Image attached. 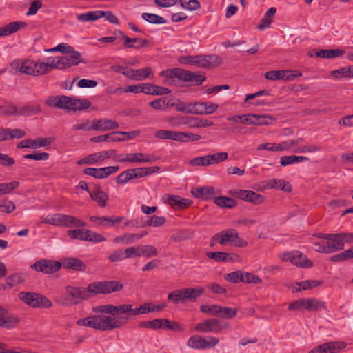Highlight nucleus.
<instances>
[{
  "label": "nucleus",
  "mask_w": 353,
  "mask_h": 353,
  "mask_svg": "<svg viewBox=\"0 0 353 353\" xmlns=\"http://www.w3.org/2000/svg\"><path fill=\"white\" fill-rule=\"evenodd\" d=\"M46 103L68 112L82 111L91 106V102L88 99H77L65 95L50 97Z\"/></svg>",
  "instance_id": "obj_1"
},
{
  "label": "nucleus",
  "mask_w": 353,
  "mask_h": 353,
  "mask_svg": "<svg viewBox=\"0 0 353 353\" xmlns=\"http://www.w3.org/2000/svg\"><path fill=\"white\" fill-rule=\"evenodd\" d=\"M86 291L88 294H108L114 292L121 291L123 289V285L117 281H97L89 284Z\"/></svg>",
  "instance_id": "obj_2"
},
{
  "label": "nucleus",
  "mask_w": 353,
  "mask_h": 353,
  "mask_svg": "<svg viewBox=\"0 0 353 353\" xmlns=\"http://www.w3.org/2000/svg\"><path fill=\"white\" fill-rule=\"evenodd\" d=\"M18 297L25 304L34 308H50L52 306L49 299L37 292H21Z\"/></svg>",
  "instance_id": "obj_3"
},
{
  "label": "nucleus",
  "mask_w": 353,
  "mask_h": 353,
  "mask_svg": "<svg viewBox=\"0 0 353 353\" xmlns=\"http://www.w3.org/2000/svg\"><path fill=\"white\" fill-rule=\"evenodd\" d=\"M65 290L68 296L63 300V304L65 305H77L90 297L86 289L83 287L67 285Z\"/></svg>",
  "instance_id": "obj_4"
},
{
  "label": "nucleus",
  "mask_w": 353,
  "mask_h": 353,
  "mask_svg": "<svg viewBox=\"0 0 353 353\" xmlns=\"http://www.w3.org/2000/svg\"><path fill=\"white\" fill-rule=\"evenodd\" d=\"M99 326L98 330L102 331L112 330L119 328L128 321V316L98 315Z\"/></svg>",
  "instance_id": "obj_5"
},
{
  "label": "nucleus",
  "mask_w": 353,
  "mask_h": 353,
  "mask_svg": "<svg viewBox=\"0 0 353 353\" xmlns=\"http://www.w3.org/2000/svg\"><path fill=\"white\" fill-rule=\"evenodd\" d=\"M11 66L26 74L32 76L43 75L42 69H41V63H38L34 60L26 59L22 63L14 62L11 64Z\"/></svg>",
  "instance_id": "obj_6"
},
{
  "label": "nucleus",
  "mask_w": 353,
  "mask_h": 353,
  "mask_svg": "<svg viewBox=\"0 0 353 353\" xmlns=\"http://www.w3.org/2000/svg\"><path fill=\"white\" fill-rule=\"evenodd\" d=\"M230 195L239 198L244 201L252 203L254 205L261 204L265 197L252 190H231L229 191Z\"/></svg>",
  "instance_id": "obj_7"
},
{
  "label": "nucleus",
  "mask_w": 353,
  "mask_h": 353,
  "mask_svg": "<svg viewBox=\"0 0 353 353\" xmlns=\"http://www.w3.org/2000/svg\"><path fill=\"white\" fill-rule=\"evenodd\" d=\"M223 63L222 59L216 54H199L194 56L193 65L199 68H215Z\"/></svg>",
  "instance_id": "obj_8"
},
{
  "label": "nucleus",
  "mask_w": 353,
  "mask_h": 353,
  "mask_svg": "<svg viewBox=\"0 0 353 353\" xmlns=\"http://www.w3.org/2000/svg\"><path fill=\"white\" fill-rule=\"evenodd\" d=\"M61 268V263L53 260L42 259L31 265V268L44 274H53Z\"/></svg>",
  "instance_id": "obj_9"
},
{
  "label": "nucleus",
  "mask_w": 353,
  "mask_h": 353,
  "mask_svg": "<svg viewBox=\"0 0 353 353\" xmlns=\"http://www.w3.org/2000/svg\"><path fill=\"white\" fill-rule=\"evenodd\" d=\"M21 319L17 315L10 314L8 310L0 305V327L12 329L18 326Z\"/></svg>",
  "instance_id": "obj_10"
},
{
  "label": "nucleus",
  "mask_w": 353,
  "mask_h": 353,
  "mask_svg": "<svg viewBox=\"0 0 353 353\" xmlns=\"http://www.w3.org/2000/svg\"><path fill=\"white\" fill-rule=\"evenodd\" d=\"M163 201L174 209H186L191 205L192 201L177 195L165 194Z\"/></svg>",
  "instance_id": "obj_11"
},
{
  "label": "nucleus",
  "mask_w": 353,
  "mask_h": 353,
  "mask_svg": "<svg viewBox=\"0 0 353 353\" xmlns=\"http://www.w3.org/2000/svg\"><path fill=\"white\" fill-rule=\"evenodd\" d=\"M346 345V343L341 341L328 342L314 347L308 353H339Z\"/></svg>",
  "instance_id": "obj_12"
},
{
  "label": "nucleus",
  "mask_w": 353,
  "mask_h": 353,
  "mask_svg": "<svg viewBox=\"0 0 353 353\" xmlns=\"http://www.w3.org/2000/svg\"><path fill=\"white\" fill-rule=\"evenodd\" d=\"M223 328V326L220 325V321L216 319H206L204 321L198 323L194 330L199 332H219Z\"/></svg>",
  "instance_id": "obj_13"
},
{
  "label": "nucleus",
  "mask_w": 353,
  "mask_h": 353,
  "mask_svg": "<svg viewBox=\"0 0 353 353\" xmlns=\"http://www.w3.org/2000/svg\"><path fill=\"white\" fill-rule=\"evenodd\" d=\"M52 143L51 138H40L38 139H24L17 144L18 148H34L49 146Z\"/></svg>",
  "instance_id": "obj_14"
},
{
  "label": "nucleus",
  "mask_w": 353,
  "mask_h": 353,
  "mask_svg": "<svg viewBox=\"0 0 353 353\" xmlns=\"http://www.w3.org/2000/svg\"><path fill=\"white\" fill-rule=\"evenodd\" d=\"M95 313L109 314L112 316H117L119 314H125V304L114 305L108 304L104 305H99L93 308Z\"/></svg>",
  "instance_id": "obj_15"
},
{
  "label": "nucleus",
  "mask_w": 353,
  "mask_h": 353,
  "mask_svg": "<svg viewBox=\"0 0 353 353\" xmlns=\"http://www.w3.org/2000/svg\"><path fill=\"white\" fill-rule=\"evenodd\" d=\"M113 159L117 162L148 163L152 161L148 155L145 156L143 153L141 152L127 154L125 158H120L117 154L113 156Z\"/></svg>",
  "instance_id": "obj_16"
},
{
  "label": "nucleus",
  "mask_w": 353,
  "mask_h": 353,
  "mask_svg": "<svg viewBox=\"0 0 353 353\" xmlns=\"http://www.w3.org/2000/svg\"><path fill=\"white\" fill-rule=\"evenodd\" d=\"M273 119L267 114H249L241 121V123H248L251 125H268Z\"/></svg>",
  "instance_id": "obj_17"
},
{
  "label": "nucleus",
  "mask_w": 353,
  "mask_h": 353,
  "mask_svg": "<svg viewBox=\"0 0 353 353\" xmlns=\"http://www.w3.org/2000/svg\"><path fill=\"white\" fill-rule=\"evenodd\" d=\"M123 220V216H96L90 217V221L96 222L98 225L114 227L115 224L119 223Z\"/></svg>",
  "instance_id": "obj_18"
},
{
  "label": "nucleus",
  "mask_w": 353,
  "mask_h": 353,
  "mask_svg": "<svg viewBox=\"0 0 353 353\" xmlns=\"http://www.w3.org/2000/svg\"><path fill=\"white\" fill-rule=\"evenodd\" d=\"M219 243L221 245L233 244L234 238H238V232L234 229H227L217 233Z\"/></svg>",
  "instance_id": "obj_19"
},
{
  "label": "nucleus",
  "mask_w": 353,
  "mask_h": 353,
  "mask_svg": "<svg viewBox=\"0 0 353 353\" xmlns=\"http://www.w3.org/2000/svg\"><path fill=\"white\" fill-rule=\"evenodd\" d=\"M191 193L196 198L208 200L215 194V189L211 186L196 187L192 189Z\"/></svg>",
  "instance_id": "obj_20"
},
{
  "label": "nucleus",
  "mask_w": 353,
  "mask_h": 353,
  "mask_svg": "<svg viewBox=\"0 0 353 353\" xmlns=\"http://www.w3.org/2000/svg\"><path fill=\"white\" fill-rule=\"evenodd\" d=\"M65 269H71L75 271H85L87 266L81 259L77 258H65L61 263V265Z\"/></svg>",
  "instance_id": "obj_21"
},
{
  "label": "nucleus",
  "mask_w": 353,
  "mask_h": 353,
  "mask_svg": "<svg viewBox=\"0 0 353 353\" xmlns=\"http://www.w3.org/2000/svg\"><path fill=\"white\" fill-rule=\"evenodd\" d=\"M154 311L155 307H152V304L150 303L143 304L136 309H133L132 305L131 304H125V312L127 316L143 314L149 312H153Z\"/></svg>",
  "instance_id": "obj_22"
},
{
  "label": "nucleus",
  "mask_w": 353,
  "mask_h": 353,
  "mask_svg": "<svg viewBox=\"0 0 353 353\" xmlns=\"http://www.w3.org/2000/svg\"><path fill=\"white\" fill-rule=\"evenodd\" d=\"M94 130L108 131L118 128L119 124L117 121L109 119H101L94 121Z\"/></svg>",
  "instance_id": "obj_23"
},
{
  "label": "nucleus",
  "mask_w": 353,
  "mask_h": 353,
  "mask_svg": "<svg viewBox=\"0 0 353 353\" xmlns=\"http://www.w3.org/2000/svg\"><path fill=\"white\" fill-rule=\"evenodd\" d=\"M27 26V23L24 21H12L4 27H0V37H4L10 35L17 30L25 28Z\"/></svg>",
  "instance_id": "obj_24"
},
{
  "label": "nucleus",
  "mask_w": 353,
  "mask_h": 353,
  "mask_svg": "<svg viewBox=\"0 0 353 353\" xmlns=\"http://www.w3.org/2000/svg\"><path fill=\"white\" fill-rule=\"evenodd\" d=\"M153 77L154 74L152 68L150 67H145L138 70L131 69L129 78L136 81H140Z\"/></svg>",
  "instance_id": "obj_25"
},
{
  "label": "nucleus",
  "mask_w": 353,
  "mask_h": 353,
  "mask_svg": "<svg viewBox=\"0 0 353 353\" xmlns=\"http://www.w3.org/2000/svg\"><path fill=\"white\" fill-rule=\"evenodd\" d=\"M61 226L66 228H81L86 226V223L76 216L62 214Z\"/></svg>",
  "instance_id": "obj_26"
},
{
  "label": "nucleus",
  "mask_w": 353,
  "mask_h": 353,
  "mask_svg": "<svg viewBox=\"0 0 353 353\" xmlns=\"http://www.w3.org/2000/svg\"><path fill=\"white\" fill-rule=\"evenodd\" d=\"M154 137L159 139H170L181 142V132L158 130L154 133Z\"/></svg>",
  "instance_id": "obj_27"
},
{
  "label": "nucleus",
  "mask_w": 353,
  "mask_h": 353,
  "mask_svg": "<svg viewBox=\"0 0 353 353\" xmlns=\"http://www.w3.org/2000/svg\"><path fill=\"white\" fill-rule=\"evenodd\" d=\"M148 232H143L141 234H130L125 233L121 236L116 237L114 239V241L117 243H122L124 244H130L132 243L144 236L147 235Z\"/></svg>",
  "instance_id": "obj_28"
},
{
  "label": "nucleus",
  "mask_w": 353,
  "mask_h": 353,
  "mask_svg": "<svg viewBox=\"0 0 353 353\" xmlns=\"http://www.w3.org/2000/svg\"><path fill=\"white\" fill-rule=\"evenodd\" d=\"M267 186L270 188H274L286 192H291L292 189L289 182L281 179H272L267 183Z\"/></svg>",
  "instance_id": "obj_29"
},
{
  "label": "nucleus",
  "mask_w": 353,
  "mask_h": 353,
  "mask_svg": "<svg viewBox=\"0 0 353 353\" xmlns=\"http://www.w3.org/2000/svg\"><path fill=\"white\" fill-rule=\"evenodd\" d=\"M204 292L205 289L202 287H197L195 288H183V298L185 299V301L189 300L192 302H194L197 299V298H199L204 293Z\"/></svg>",
  "instance_id": "obj_30"
},
{
  "label": "nucleus",
  "mask_w": 353,
  "mask_h": 353,
  "mask_svg": "<svg viewBox=\"0 0 353 353\" xmlns=\"http://www.w3.org/2000/svg\"><path fill=\"white\" fill-rule=\"evenodd\" d=\"M185 70L175 68L172 69L163 70L160 72V75L168 77L170 79L177 78L184 81L185 78Z\"/></svg>",
  "instance_id": "obj_31"
},
{
  "label": "nucleus",
  "mask_w": 353,
  "mask_h": 353,
  "mask_svg": "<svg viewBox=\"0 0 353 353\" xmlns=\"http://www.w3.org/2000/svg\"><path fill=\"white\" fill-rule=\"evenodd\" d=\"M345 50L342 49H325L320 50L315 53V56L317 57L324 59H332L337 57L342 56L345 54Z\"/></svg>",
  "instance_id": "obj_32"
},
{
  "label": "nucleus",
  "mask_w": 353,
  "mask_h": 353,
  "mask_svg": "<svg viewBox=\"0 0 353 353\" xmlns=\"http://www.w3.org/2000/svg\"><path fill=\"white\" fill-rule=\"evenodd\" d=\"M41 111L39 105H24L17 108V116H30L40 113Z\"/></svg>",
  "instance_id": "obj_33"
},
{
  "label": "nucleus",
  "mask_w": 353,
  "mask_h": 353,
  "mask_svg": "<svg viewBox=\"0 0 353 353\" xmlns=\"http://www.w3.org/2000/svg\"><path fill=\"white\" fill-rule=\"evenodd\" d=\"M214 202L217 206L221 208H233L237 205L234 199L223 196L215 197Z\"/></svg>",
  "instance_id": "obj_34"
},
{
  "label": "nucleus",
  "mask_w": 353,
  "mask_h": 353,
  "mask_svg": "<svg viewBox=\"0 0 353 353\" xmlns=\"http://www.w3.org/2000/svg\"><path fill=\"white\" fill-rule=\"evenodd\" d=\"M292 264L303 268H308L313 266L312 261L309 260L307 256L303 254H294V257H292Z\"/></svg>",
  "instance_id": "obj_35"
},
{
  "label": "nucleus",
  "mask_w": 353,
  "mask_h": 353,
  "mask_svg": "<svg viewBox=\"0 0 353 353\" xmlns=\"http://www.w3.org/2000/svg\"><path fill=\"white\" fill-rule=\"evenodd\" d=\"M102 14H103V13H101L100 10L90 11L77 14V19L81 22L95 21L99 19L100 15Z\"/></svg>",
  "instance_id": "obj_36"
},
{
  "label": "nucleus",
  "mask_w": 353,
  "mask_h": 353,
  "mask_svg": "<svg viewBox=\"0 0 353 353\" xmlns=\"http://www.w3.org/2000/svg\"><path fill=\"white\" fill-rule=\"evenodd\" d=\"M353 259L352 246L348 250H344L337 254L333 255L330 258L332 262H343Z\"/></svg>",
  "instance_id": "obj_37"
},
{
  "label": "nucleus",
  "mask_w": 353,
  "mask_h": 353,
  "mask_svg": "<svg viewBox=\"0 0 353 353\" xmlns=\"http://www.w3.org/2000/svg\"><path fill=\"white\" fill-rule=\"evenodd\" d=\"M88 232L87 229H76L68 230L67 234L72 239L88 241Z\"/></svg>",
  "instance_id": "obj_38"
},
{
  "label": "nucleus",
  "mask_w": 353,
  "mask_h": 353,
  "mask_svg": "<svg viewBox=\"0 0 353 353\" xmlns=\"http://www.w3.org/2000/svg\"><path fill=\"white\" fill-rule=\"evenodd\" d=\"M325 309L326 305L325 302L313 298L307 299V304L305 305V310L317 312Z\"/></svg>",
  "instance_id": "obj_39"
},
{
  "label": "nucleus",
  "mask_w": 353,
  "mask_h": 353,
  "mask_svg": "<svg viewBox=\"0 0 353 353\" xmlns=\"http://www.w3.org/2000/svg\"><path fill=\"white\" fill-rule=\"evenodd\" d=\"M327 236L331 240L332 245H333L332 248L335 252L342 250L344 248L343 239L340 233H330Z\"/></svg>",
  "instance_id": "obj_40"
},
{
  "label": "nucleus",
  "mask_w": 353,
  "mask_h": 353,
  "mask_svg": "<svg viewBox=\"0 0 353 353\" xmlns=\"http://www.w3.org/2000/svg\"><path fill=\"white\" fill-rule=\"evenodd\" d=\"M188 345L194 349H206L205 339L200 336H191L187 343Z\"/></svg>",
  "instance_id": "obj_41"
},
{
  "label": "nucleus",
  "mask_w": 353,
  "mask_h": 353,
  "mask_svg": "<svg viewBox=\"0 0 353 353\" xmlns=\"http://www.w3.org/2000/svg\"><path fill=\"white\" fill-rule=\"evenodd\" d=\"M134 173L135 178H141L154 173L160 170L159 167L154 166L150 168H137L132 169Z\"/></svg>",
  "instance_id": "obj_42"
},
{
  "label": "nucleus",
  "mask_w": 353,
  "mask_h": 353,
  "mask_svg": "<svg viewBox=\"0 0 353 353\" xmlns=\"http://www.w3.org/2000/svg\"><path fill=\"white\" fill-rule=\"evenodd\" d=\"M205 80V77L203 75L201 74H197L196 72H194L186 70L185 78L184 80L185 82L191 81L194 83L196 85H199L202 84V83Z\"/></svg>",
  "instance_id": "obj_43"
},
{
  "label": "nucleus",
  "mask_w": 353,
  "mask_h": 353,
  "mask_svg": "<svg viewBox=\"0 0 353 353\" xmlns=\"http://www.w3.org/2000/svg\"><path fill=\"white\" fill-rule=\"evenodd\" d=\"M135 175L132 169H128L120 173L116 178L115 181L119 184H125L130 180L134 179Z\"/></svg>",
  "instance_id": "obj_44"
},
{
  "label": "nucleus",
  "mask_w": 353,
  "mask_h": 353,
  "mask_svg": "<svg viewBox=\"0 0 353 353\" xmlns=\"http://www.w3.org/2000/svg\"><path fill=\"white\" fill-rule=\"evenodd\" d=\"M114 155H117L116 151L114 150H110L108 151H103L92 154H90V157L92 161V163H94L99 161H102L105 159H108L110 157L113 158V156Z\"/></svg>",
  "instance_id": "obj_45"
},
{
  "label": "nucleus",
  "mask_w": 353,
  "mask_h": 353,
  "mask_svg": "<svg viewBox=\"0 0 353 353\" xmlns=\"http://www.w3.org/2000/svg\"><path fill=\"white\" fill-rule=\"evenodd\" d=\"M6 281L9 288H12L16 285L23 283L25 281V276L21 273H15L8 276Z\"/></svg>",
  "instance_id": "obj_46"
},
{
  "label": "nucleus",
  "mask_w": 353,
  "mask_h": 353,
  "mask_svg": "<svg viewBox=\"0 0 353 353\" xmlns=\"http://www.w3.org/2000/svg\"><path fill=\"white\" fill-rule=\"evenodd\" d=\"M163 329L181 332L184 330V327L176 321H171L167 319H163Z\"/></svg>",
  "instance_id": "obj_47"
},
{
  "label": "nucleus",
  "mask_w": 353,
  "mask_h": 353,
  "mask_svg": "<svg viewBox=\"0 0 353 353\" xmlns=\"http://www.w3.org/2000/svg\"><path fill=\"white\" fill-rule=\"evenodd\" d=\"M237 314V309L234 308H230L227 307H222L219 305V317L223 318V319H232L234 316H236Z\"/></svg>",
  "instance_id": "obj_48"
},
{
  "label": "nucleus",
  "mask_w": 353,
  "mask_h": 353,
  "mask_svg": "<svg viewBox=\"0 0 353 353\" xmlns=\"http://www.w3.org/2000/svg\"><path fill=\"white\" fill-rule=\"evenodd\" d=\"M19 186V182L17 181L10 183H0V195L10 194Z\"/></svg>",
  "instance_id": "obj_49"
},
{
  "label": "nucleus",
  "mask_w": 353,
  "mask_h": 353,
  "mask_svg": "<svg viewBox=\"0 0 353 353\" xmlns=\"http://www.w3.org/2000/svg\"><path fill=\"white\" fill-rule=\"evenodd\" d=\"M142 18L150 23L163 24L166 23V20L163 17L155 14L143 13Z\"/></svg>",
  "instance_id": "obj_50"
},
{
  "label": "nucleus",
  "mask_w": 353,
  "mask_h": 353,
  "mask_svg": "<svg viewBox=\"0 0 353 353\" xmlns=\"http://www.w3.org/2000/svg\"><path fill=\"white\" fill-rule=\"evenodd\" d=\"M180 5L185 10L194 11L200 8V2L198 0H179Z\"/></svg>",
  "instance_id": "obj_51"
},
{
  "label": "nucleus",
  "mask_w": 353,
  "mask_h": 353,
  "mask_svg": "<svg viewBox=\"0 0 353 353\" xmlns=\"http://www.w3.org/2000/svg\"><path fill=\"white\" fill-rule=\"evenodd\" d=\"M189 164L192 166H208L211 165V162L209 161L208 155H205L190 160Z\"/></svg>",
  "instance_id": "obj_52"
},
{
  "label": "nucleus",
  "mask_w": 353,
  "mask_h": 353,
  "mask_svg": "<svg viewBox=\"0 0 353 353\" xmlns=\"http://www.w3.org/2000/svg\"><path fill=\"white\" fill-rule=\"evenodd\" d=\"M0 115H17V107L11 103L6 105H0Z\"/></svg>",
  "instance_id": "obj_53"
},
{
  "label": "nucleus",
  "mask_w": 353,
  "mask_h": 353,
  "mask_svg": "<svg viewBox=\"0 0 353 353\" xmlns=\"http://www.w3.org/2000/svg\"><path fill=\"white\" fill-rule=\"evenodd\" d=\"M323 283V281L318 280H307L301 281L299 283H296V285L297 286H301L303 290H307L309 289H312L315 287L319 286Z\"/></svg>",
  "instance_id": "obj_54"
},
{
  "label": "nucleus",
  "mask_w": 353,
  "mask_h": 353,
  "mask_svg": "<svg viewBox=\"0 0 353 353\" xmlns=\"http://www.w3.org/2000/svg\"><path fill=\"white\" fill-rule=\"evenodd\" d=\"M243 271L237 270L231 273L227 274L224 276V279L232 283H238L242 282Z\"/></svg>",
  "instance_id": "obj_55"
},
{
  "label": "nucleus",
  "mask_w": 353,
  "mask_h": 353,
  "mask_svg": "<svg viewBox=\"0 0 353 353\" xmlns=\"http://www.w3.org/2000/svg\"><path fill=\"white\" fill-rule=\"evenodd\" d=\"M70 54V57H68V59L70 61V62L74 63L73 65H77L80 63H86L87 61L81 59V54L78 51H76L74 50L72 47H71V50H70L69 53Z\"/></svg>",
  "instance_id": "obj_56"
},
{
  "label": "nucleus",
  "mask_w": 353,
  "mask_h": 353,
  "mask_svg": "<svg viewBox=\"0 0 353 353\" xmlns=\"http://www.w3.org/2000/svg\"><path fill=\"white\" fill-rule=\"evenodd\" d=\"M242 282L245 283H261L262 280L255 274L249 272H243Z\"/></svg>",
  "instance_id": "obj_57"
},
{
  "label": "nucleus",
  "mask_w": 353,
  "mask_h": 353,
  "mask_svg": "<svg viewBox=\"0 0 353 353\" xmlns=\"http://www.w3.org/2000/svg\"><path fill=\"white\" fill-rule=\"evenodd\" d=\"M228 154L225 152H218L213 154H208L209 161L211 162V165L224 161L228 159Z\"/></svg>",
  "instance_id": "obj_58"
},
{
  "label": "nucleus",
  "mask_w": 353,
  "mask_h": 353,
  "mask_svg": "<svg viewBox=\"0 0 353 353\" xmlns=\"http://www.w3.org/2000/svg\"><path fill=\"white\" fill-rule=\"evenodd\" d=\"M183 288L174 290L170 293L168 296V299L169 301H173L174 303H177L179 301H181L183 302L185 301L183 298L184 296Z\"/></svg>",
  "instance_id": "obj_59"
},
{
  "label": "nucleus",
  "mask_w": 353,
  "mask_h": 353,
  "mask_svg": "<svg viewBox=\"0 0 353 353\" xmlns=\"http://www.w3.org/2000/svg\"><path fill=\"white\" fill-rule=\"evenodd\" d=\"M331 75L336 79L342 77H350L351 71L350 67L348 68H341L338 70H335L331 72Z\"/></svg>",
  "instance_id": "obj_60"
},
{
  "label": "nucleus",
  "mask_w": 353,
  "mask_h": 353,
  "mask_svg": "<svg viewBox=\"0 0 353 353\" xmlns=\"http://www.w3.org/2000/svg\"><path fill=\"white\" fill-rule=\"evenodd\" d=\"M140 252H141V255L143 254L147 258L155 256L158 254L157 248L151 245H147L140 248Z\"/></svg>",
  "instance_id": "obj_61"
},
{
  "label": "nucleus",
  "mask_w": 353,
  "mask_h": 353,
  "mask_svg": "<svg viewBox=\"0 0 353 353\" xmlns=\"http://www.w3.org/2000/svg\"><path fill=\"white\" fill-rule=\"evenodd\" d=\"M219 305H202L200 307V311L208 314L218 316Z\"/></svg>",
  "instance_id": "obj_62"
},
{
  "label": "nucleus",
  "mask_w": 353,
  "mask_h": 353,
  "mask_svg": "<svg viewBox=\"0 0 353 353\" xmlns=\"http://www.w3.org/2000/svg\"><path fill=\"white\" fill-rule=\"evenodd\" d=\"M62 214L57 213L45 219L43 222L56 226H61Z\"/></svg>",
  "instance_id": "obj_63"
},
{
  "label": "nucleus",
  "mask_w": 353,
  "mask_h": 353,
  "mask_svg": "<svg viewBox=\"0 0 353 353\" xmlns=\"http://www.w3.org/2000/svg\"><path fill=\"white\" fill-rule=\"evenodd\" d=\"M206 255L210 259L219 262L225 261V257H228V253L223 252H208Z\"/></svg>",
  "instance_id": "obj_64"
}]
</instances>
